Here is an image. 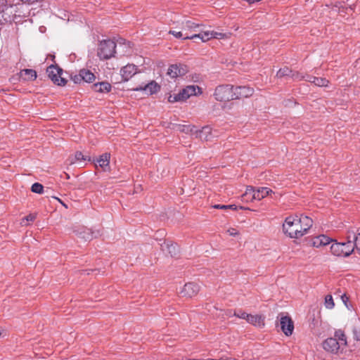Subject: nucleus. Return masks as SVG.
<instances>
[{"instance_id": "nucleus-38", "label": "nucleus", "mask_w": 360, "mask_h": 360, "mask_svg": "<svg viewBox=\"0 0 360 360\" xmlns=\"http://www.w3.org/2000/svg\"><path fill=\"white\" fill-rule=\"evenodd\" d=\"M325 306L328 309H333L335 306L333 297L330 295H328L325 297Z\"/></svg>"}, {"instance_id": "nucleus-40", "label": "nucleus", "mask_w": 360, "mask_h": 360, "mask_svg": "<svg viewBox=\"0 0 360 360\" xmlns=\"http://www.w3.org/2000/svg\"><path fill=\"white\" fill-rule=\"evenodd\" d=\"M195 127L194 126L191 127L190 125H188V126L183 125L181 129V131L186 132V133L191 132L193 134H195Z\"/></svg>"}, {"instance_id": "nucleus-35", "label": "nucleus", "mask_w": 360, "mask_h": 360, "mask_svg": "<svg viewBox=\"0 0 360 360\" xmlns=\"http://www.w3.org/2000/svg\"><path fill=\"white\" fill-rule=\"evenodd\" d=\"M254 193H255V189L253 186H249L246 188L245 193L242 195V198L243 200H248L250 198L251 200L253 198Z\"/></svg>"}, {"instance_id": "nucleus-36", "label": "nucleus", "mask_w": 360, "mask_h": 360, "mask_svg": "<svg viewBox=\"0 0 360 360\" xmlns=\"http://www.w3.org/2000/svg\"><path fill=\"white\" fill-rule=\"evenodd\" d=\"M51 79L55 84L58 86H65L67 83V80L61 76L59 77V74H57V72L56 73L55 77H52Z\"/></svg>"}, {"instance_id": "nucleus-27", "label": "nucleus", "mask_w": 360, "mask_h": 360, "mask_svg": "<svg viewBox=\"0 0 360 360\" xmlns=\"http://www.w3.org/2000/svg\"><path fill=\"white\" fill-rule=\"evenodd\" d=\"M291 72L292 70L290 69L288 67L285 66L278 70L276 77L278 79L285 78L288 81L290 77Z\"/></svg>"}, {"instance_id": "nucleus-20", "label": "nucleus", "mask_w": 360, "mask_h": 360, "mask_svg": "<svg viewBox=\"0 0 360 360\" xmlns=\"http://www.w3.org/2000/svg\"><path fill=\"white\" fill-rule=\"evenodd\" d=\"M273 193V191L267 187H260L258 188L257 190H255L253 198L255 200H260Z\"/></svg>"}, {"instance_id": "nucleus-54", "label": "nucleus", "mask_w": 360, "mask_h": 360, "mask_svg": "<svg viewBox=\"0 0 360 360\" xmlns=\"http://www.w3.org/2000/svg\"><path fill=\"white\" fill-rule=\"evenodd\" d=\"M163 232V231H158V233H160V236H161Z\"/></svg>"}, {"instance_id": "nucleus-15", "label": "nucleus", "mask_w": 360, "mask_h": 360, "mask_svg": "<svg viewBox=\"0 0 360 360\" xmlns=\"http://www.w3.org/2000/svg\"><path fill=\"white\" fill-rule=\"evenodd\" d=\"M247 317V322L252 324V326L258 328H263L265 325V317L262 315L259 314H249L248 316H246Z\"/></svg>"}, {"instance_id": "nucleus-44", "label": "nucleus", "mask_w": 360, "mask_h": 360, "mask_svg": "<svg viewBox=\"0 0 360 360\" xmlns=\"http://www.w3.org/2000/svg\"><path fill=\"white\" fill-rule=\"evenodd\" d=\"M169 34H172L173 36H174L176 38H178V39H180V38L183 39L184 38L183 36H184V33L183 32H176V31H174V30H169Z\"/></svg>"}, {"instance_id": "nucleus-6", "label": "nucleus", "mask_w": 360, "mask_h": 360, "mask_svg": "<svg viewBox=\"0 0 360 360\" xmlns=\"http://www.w3.org/2000/svg\"><path fill=\"white\" fill-rule=\"evenodd\" d=\"M330 251L337 257H348L354 252L350 244L347 246L344 242L338 243L336 241L331 245Z\"/></svg>"}, {"instance_id": "nucleus-13", "label": "nucleus", "mask_w": 360, "mask_h": 360, "mask_svg": "<svg viewBox=\"0 0 360 360\" xmlns=\"http://www.w3.org/2000/svg\"><path fill=\"white\" fill-rule=\"evenodd\" d=\"M202 26V25L195 23L191 20H187L186 22H182V30L184 32V37L183 39H186L185 37H186V33L188 36H191L189 34V32H202L199 28Z\"/></svg>"}, {"instance_id": "nucleus-7", "label": "nucleus", "mask_w": 360, "mask_h": 360, "mask_svg": "<svg viewBox=\"0 0 360 360\" xmlns=\"http://www.w3.org/2000/svg\"><path fill=\"white\" fill-rule=\"evenodd\" d=\"M188 71V67L185 65L173 64L169 67L167 74L171 78H176L185 75Z\"/></svg>"}, {"instance_id": "nucleus-2", "label": "nucleus", "mask_w": 360, "mask_h": 360, "mask_svg": "<svg viewBox=\"0 0 360 360\" xmlns=\"http://www.w3.org/2000/svg\"><path fill=\"white\" fill-rule=\"evenodd\" d=\"M116 43L110 39L103 40L98 44L97 56L101 60H108L115 57Z\"/></svg>"}, {"instance_id": "nucleus-32", "label": "nucleus", "mask_w": 360, "mask_h": 360, "mask_svg": "<svg viewBox=\"0 0 360 360\" xmlns=\"http://www.w3.org/2000/svg\"><path fill=\"white\" fill-rule=\"evenodd\" d=\"M81 73L82 75V80L83 82L91 83L93 82L96 77L90 70L82 69L81 70Z\"/></svg>"}, {"instance_id": "nucleus-57", "label": "nucleus", "mask_w": 360, "mask_h": 360, "mask_svg": "<svg viewBox=\"0 0 360 360\" xmlns=\"http://www.w3.org/2000/svg\"><path fill=\"white\" fill-rule=\"evenodd\" d=\"M240 209L243 210V209H245V208L241 206V207H240Z\"/></svg>"}, {"instance_id": "nucleus-49", "label": "nucleus", "mask_w": 360, "mask_h": 360, "mask_svg": "<svg viewBox=\"0 0 360 360\" xmlns=\"http://www.w3.org/2000/svg\"><path fill=\"white\" fill-rule=\"evenodd\" d=\"M214 209L226 210V205L216 204L212 206Z\"/></svg>"}, {"instance_id": "nucleus-52", "label": "nucleus", "mask_w": 360, "mask_h": 360, "mask_svg": "<svg viewBox=\"0 0 360 360\" xmlns=\"http://www.w3.org/2000/svg\"><path fill=\"white\" fill-rule=\"evenodd\" d=\"M223 360H237L234 358H226V359H223Z\"/></svg>"}, {"instance_id": "nucleus-33", "label": "nucleus", "mask_w": 360, "mask_h": 360, "mask_svg": "<svg viewBox=\"0 0 360 360\" xmlns=\"http://www.w3.org/2000/svg\"><path fill=\"white\" fill-rule=\"evenodd\" d=\"M186 100V98L185 95L182 94V90L176 94H174V95L169 94V96L168 97V101L169 103L184 101Z\"/></svg>"}, {"instance_id": "nucleus-3", "label": "nucleus", "mask_w": 360, "mask_h": 360, "mask_svg": "<svg viewBox=\"0 0 360 360\" xmlns=\"http://www.w3.org/2000/svg\"><path fill=\"white\" fill-rule=\"evenodd\" d=\"M14 4H8L7 0H0V24L5 25L15 21Z\"/></svg>"}, {"instance_id": "nucleus-12", "label": "nucleus", "mask_w": 360, "mask_h": 360, "mask_svg": "<svg viewBox=\"0 0 360 360\" xmlns=\"http://www.w3.org/2000/svg\"><path fill=\"white\" fill-rule=\"evenodd\" d=\"M15 6V21L20 22L22 19L27 18L30 15V10L24 9V4L22 3H17L14 4Z\"/></svg>"}, {"instance_id": "nucleus-53", "label": "nucleus", "mask_w": 360, "mask_h": 360, "mask_svg": "<svg viewBox=\"0 0 360 360\" xmlns=\"http://www.w3.org/2000/svg\"><path fill=\"white\" fill-rule=\"evenodd\" d=\"M64 174H65V175L66 176V179H70V176H69L68 174H67V173H64Z\"/></svg>"}, {"instance_id": "nucleus-42", "label": "nucleus", "mask_w": 360, "mask_h": 360, "mask_svg": "<svg viewBox=\"0 0 360 360\" xmlns=\"http://www.w3.org/2000/svg\"><path fill=\"white\" fill-rule=\"evenodd\" d=\"M71 79L74 82L75 84H80L82 80V75L81 73V70L78 75H75L71 77Z\"/></svg>"}, {"instance_id": "nucleus-43", "label": "nucleus", "mask_w": 360, "mask_h": 360, "mask_svg": "<svg viewBox=\"0 0 360 360\" xmlns=\"http://www.w3.org/2000/svg\"><path fill=\"white\" fill-rule=\"evenodd\" d=\"M22 4L32 5L36 3H42L45 0H20Z\"/></svg>"}, {"instance_id": "nucleus-25", "label": "nucleus", "mask_w": 360, "mask_h": 360, "mask_svg": "<svg viewBox=\"0 0 360 360\" xmlns=\"http://www.w3.org/2000/svg\"><path fill=\"white\" fill-rule=\"evenodd\" d=\"M331 241L333 240L329 237L325 235H320L314 239L312 244L314 246L316 247H319L321 245L325 246L326 245H328Z\"/></svg>"}, {"instance_id": "nucleus-18", "label": "nucleus", "mask_w": 360, "mask_h": 360, "mask_svg": "<svg viewBox=\"0 0 360 360\" xmlns=\"http://www.w3.org/2000/svg\"><path fill=\"white\" fill-rule=\"evenodd\" d=\"M91 89L95 92L98 93H108L111 91L112 86L108 82H101L94 84Z\"/></svg>"}, {"instance_id": "nucleus-1", "label": "nucleus", "mask_w": 360, "mask_h": 360, "mask_svg": "<svg viewBox=\"0 0 360 360\" xmlns=\"http://www.w3.org/2000/svg\"><path fill=\"white\" fill-rule=\"evenodd\" d=\"M299 221L298 215H290L285 218L283 224V233L291 238H300L305 235Z\"/></svg>"}, {"instance_id": "nucleus-34", "label": "nucleus", "mask_w": 360, "mask_h": 360, "mask_svg": "<svg viewBox=\"0 0 360 360\" xmlns=\"http://www.w3.org/2000/svg\"><path fill=\"white\" fill-rule=\"evenodd\" d=\"M70 164H74L75 161L78 160H88L91 161V158L86 155H83L81 151H77L75 153L74 159H70Z\"/></svg>"}, {"instance_id": "nucleus-56", "label": "nucleus", "mask_w": 360, "mask_h": 360, "mask_svg": "<svg viewBox=\"0 0 360 360\" xmlns=\"http://www.w3.org/2000/svg\"><path fill=\"white\" fill-rule=\"evenodd\" d=\"M207 360H223V359H208Z\"/></svg>"}, {"instance_id": "nucleus-39", "label": "nucleus", "mask_w": 360, "mask_h": 360, "mask_svg": "<svg viewBox=\"0 0 360 360\" xmlns=\"http://www.w3.org/2000/svg\"><path fill=\"white\" fill-rule=\"evenodd\" d=\"M290 79L297 81L305 80L306 76L302 75L299 72L292 70Z\"/></svg>"}, {"instance_id": "nucleus-17", "label": "nucleus", "mask_w": 360, "mask_h": 360, "mask_svg": "<svg viewBox=\"0 0 360 360\" xmlns=\"http://www.w3.org/2000/svg\"><path fill=\"white\" fill-rule=\"evenodd\" d=\"M196 137L200 139L202 141H210L212 138V128L209 126H205L200 130H195Z\"/></svg>"}, {"instance_id": "nucleus-11", "label": "nucleus", "mask_w": 360, "mask_h": 360, "mask_svg": "<svg viewBox=\"0 0 360 360\" xmlns=\"http://www.w3.org/2000/svg\"><path fill=\"white\" fill-rule=\"evenodd\" d=\"M234 96L235 99H240V98H248L251 96L254 93V89L247 86H238L234 87Z\"/></svg>"}, {"instance_id": "nucleus-41", "label": "nucleus", "mask_w": 360, "mask_h": 360, "mask_svg": "<svg viewBox=\"0 0 360 360\" xmlns=\"http://www.w3.org/2000/svg\"><path fill=\"white\" fill-rule=\"evenodd\" d=\"M233 315L238 318L247 320L246 316H248L249 314H248L242 310H238V311H235Z\"/></svg>"}, {"instance_id": "nucleus-45", "label": "nucleus", "mask_w": 360, "mask_h": 360, "mask_svg": "<svg viewBox=\"0 0 360 360\" xmlns=\"http://www.w3.org/2000/svg\"><path fill=\"white\" fill-rule=\"evenodd\" d=\"M355 249L360 254V232L357 234L356 238H355V243H354Z\"/></svg>"}, {"instance_id": "nucleus-24", "label": "nucleus", "mask_w": 360, "mask_h": 360, "mask_svg": "<svg viewBox=\"0 0 360 360\" xmlns=\"http://www.w3.org/2000/svg\"><path fill=\"white\" fill-rule=\"evenodd\" d=\"M164 245H161L162 249L164 250V248L166 247L167 249L168 253L171 257H174L179 255V248L176 243H164Z\"/></svg>"}, {"instance_id": "nucleus-8", "label": "nucleus", "mask_w": 360, "mask_h": 360, "mask_svg": "<svg viewBox=\"0 0 360 360\" xmlns=\"http://www.w3.org/2000/svg\"><path fill=\"white\" fill-rule=\"evenodd\" d=\"M200 291V286L193 282H189L184 285L180 291L182 297H193L195 296Z\"/></svg>"}, {"instance_id": "nucleus-37", "label": "nucleus", "mask_w": 360, "mask_h": 360, "mask_svg": "<svg viewBox=\"0 0 360 360\" xmlns=\"http://www.w3.org/2000/svg\"><path fill=\"white\" fill-rule=\"evenodd\" d=\"M31 191L33 193L41 194L44 191V186L42 184L37 182L32 184L31 187Z\"/></svg>"}, {"instance_id": "nucleus-23", "label": "nucleus", "mask_w": 360, "mask_h": 360, "mask_svg": "<svg viewBox=\"0 0 360 360\" xmlns=\"http://www.w3.org/2000/svg\"><path fill=\"white\" fill-rule=\"evenodd\" d=\"M298 219L303 229V231H302L304 232V233L306 234L308 230L312 226L313 221L311 218L303 214H301L300 216L298 215Z\"/></svg>"}, {"instance_id": "nucleus-50", "label": "nucleus", "mask_w": 360, "mask_h": 360, "mask_svg": "<svg viewBox=\"0 0 360 360\" xmlns=\"http://www.w3.org/2000/svg\"><path fill=\"white\" fill-rule=\"evenodd\" d=\"M226 210H236L237 206L236 205H226Z\"/></svg>"}, {"instance_id": "nucleus-30", "label": "nucleus", "mask_w": 360, "mask_h": 360, "mask_svg": "<svg viewBox=\"0 0 360 360\" xmlns=\"http://www.w3.org/2000/svg\"><path fill=\"white\" fill-rule=\"evenodd\" d=\"M357 234L355 231L349 230L347 232L346 235V239L347 241L344 242L347 246H349V244L351 245L352 248H353V251L355 249L354 243H355V238H356Z\"/></svg>"}, {"instance_id": "nucleus-31", "label": "nucleus", "mask_w": 360, "mask_h": 360, "mask_svg": "<svg viewBox=\"0 0 360 360\" xmlns=\"http://www.w3.org/2000/svg\"><path fill=\"white\" fill-rule=\"evenodd\" d=\"M335 338L338 339L341 347L347 345V337L343 330L339 329L335 332Z\"/></svg>"}, {"instance_id": "nucleus-29", "label": "nucleus", "mask_w": 360, "mask_h": 360, "mask_svg": "<svg viewBox=\"0 0 360 360\" xmlns=\"http://www.w3.org/2000/svg\"><path fill=\"white\" fill-rule=\"evenodd\" d=\"M196 88L198 89L199 92L200 91V88L198 86H195L193 85L188 86L186 88L182 89V94H184L186 99L188 98L191 96H195L197 95L196 93Z\"/></svg>"}, {"instance_id": "nucleus-22", "label": "nucleus", "mask_w": 360, "mask_h": 360, "mask_svg": "<svg viewBox=\"0 0 360 360\" xmlns=\"http://www.w3.org/2000/svg\"><path fill=\"white\" fill-rule=\"evenodd\" d=\"M110 154L108 153H105L100 155L99 158L96 160V162L99 164V166L104 170L108 171L110 169L109 163H110Z\"/></svg>"}, {"instance_id": "nucleus-55", "label": "nucleus", "mask_w": 360, "mask_h": 360, "mask_svg": "<svg viewBox=\"0 0 360 360\" xmlns=\"http://www.w3.org/2000/svg\"><path fill=\"white\" fill-rule=\"evenodd\" d=\"M56 198L57 200H59V201H60V202L63 205V206H65V207H67V206L65 205V204L63 203V202L60 201V199H58V198Z\"/></svg>"}, {"instance_id": "nucleus-51", "label": "nucleus", "mask_w": 360, "mask_h": 360, "mask_svg": "<svg viewBox=\"0 0 360 360\" xmlns=\"http://www.w3.org/2000/svg\"><path fill=\"white\" fill-rule=\"evenodd\" d=\"M229 232L231 236H233L238 234V233L234 229H231L229 230Z\"/></svg>"}, {"instance_id": "nucleus-48", "label": "nucleus", "mask_w": 360, "mask_h": 360, "mask_svg": "<svg viewBox=\"0 0 360 360\" xmlns=\"http://www.w3.org/2000/svg\"><path fill=\"white\" fill-rule=\"evenodd\" d=\"M341 299H342V302H344V304H345V306L347 307H348L347 302L349 301V297H347V295L345 293H344L341 295Z\"/></svg>"}, {"instance_id": "nucleus-16", "label": "nucleus", "mask_w": 360, "mask_h": 360, "mask_svg": "<svg viewBox=\"0 0 360 360\" xmlns=\"http://www.w3.org/2000/svg\"><path fill=\"white\" fill-rule=\"evenodd\" d=\"M160 89V86L155 81H152L144 86H139L134 89L135 91H145L147 94L152 95L157 93Z\"/></svg>"}, {"instance_id": "nucleus-46", "label": "nucleus", "mask_w": 360, "mask_h": 360, "mask_svg": "<svg viewBox=\"0 0 360 360\" xmlns=\"http://www.w3.org/2000/svg\"><path fill=\"white\" fill-rule=\"evenodd\" d=\"M353 335H354V340H356V341L360 340V330H357L356 328H353Z\"/></svg>"}, {"instance_id": "nucleus-28", "label": "nucleus", "mask_w": 360, "mask_h": 360, "mask_svg": "<svg viewBox=\"0 0 360 360\" xmlns=\"http://www.w3.org/2000/svg\"><path fill=\"white\" fill-rule=\"evenodd\" d=\"M48 77L51 79L52 77H54L56 73L59 74V77L63 73V69L60 68L58 65H51L46 69Z\"/></svg>"}, {"instance_id": "nucleus-47", "label": "nucleus", "mask_w": 360, "mask_h": 360, "mask_svg": "<svg viewBox=\"0 0 360 360\" xmlns=\"http://www.w3.org/2000/svg\"><path fill=\"white\" fill-rule=\"evenodd\" d=\"M35 219H36L35 214H30L29 215H27L25 217V219H26L28 221H33Z\"/></svg>"}, {"instance_id": "nucleus-19", "label": "nucleus", "mask_w": 360, "mask_h": 360, "mask_svg": "<svg viewBox=\"0 0 360 360\" xmlns=\"http://www.w3.org/2000/svg\"><path fill=\"white\" fill-rule=\"evenodd\" d=\"M19 78L23 81H34L37 79V72L32 69H24L19 74Z\"/></svg>"}, {"instance_id": "nucleus-5", "label": "nucleus", "mask_w": 360, "mask_h": 360, "mask_svg": "<svg viewBox=\"0 0 360 360\" xmlns=\"http://www.w3.org/2000/svg\"><path fill=\"white\" fill-rule=\"evenodd\" d=\"M230 33H222L218 32L215 31H202L198 34H192V36H188L186 34V37L185 39H200L202 41L205 42L210 39H224L229 38Z\"/></svg>"}, {"instance_id": "nucleus-21", "label": "nucleus", "mask_w": 360, "mask_h": 360, "mask_svg": "<svg viewBox=\"0 0 360 360\" xmlns=\"http://www.w3.org/2000/svg\"><path fill=\"white\" fill-rule=\"evenodd\" d=\"M305 80L313 83L318 86H327L329 84V81L326 78L316 77L311 75H307Z\"/></svg>"}, {"instance_id": "nucleus-4", "label": "nucleus", "mask_w": 360, "mask_h": 360, "mask_svg": "<svg viewBox=\"0 0 360 360\" xmlns=\"http://www.w3.org/2000/svg\"><path fill=\"white\" fill-rule=\"evenodd\" d=\"M233 86L231 84H221L215 88L214 97L217 101L226 102L235 100Z\"/></svg>"}, {"instance_id": "nucleus-9", "label": "nucleus", "mask_w": 360, "mask_h": 360, "mask_svg": "<svg viewBox=\"0 0 360 360\" xmlns=\"http://www.w3.org/2000/svg\"><path fill=\"white\" fill-rule=\"evenodd\" d=\"M281 329L286 336L292 334L294 330V323L292 319L288 316H282L280 319Z\"/></svg>"}, {"instance_id": "nucleus-26", "label": "nucleus", "mask_w": 360, "mask_h": 360, "mask_svg": "<svg viewBox=\"0 0 360 360\" xmlns=\"http://www.w3.org/2000/svg\"><path fill=\"white\" fill-rule=\"evenodd\" d=\"M94 232L91 231V229H84L83 231H79L78 233V236L84 240H91L94 237L96 238L98 235H99V233L97 232L95 236H94Z\"/></svg>"}, {"instance_id": "nucleus-10", "label": "nucleus", "mask_w": 360, "mask_h": 360, "mask_svg": "<svg viewBox=\"0 0 360 360\" xmlns=\"http://www.w3.org/2000/svg\"><path fill=\"white\" fill-rule=\"evenodd\" d=\"M323 348L328 352L337 354L340 349L341 346L337 338H329L322 343Z\"/></svg>"}, {"instance_id": "nucleus-14", "label": "nucleus", "mask_w": 360, "mask_h": 360, "mask_svg": "<svg viewBox=\"0 0 360 360\" xmlns=\"http://www.w3.org/2000/svg\"><path fill=\"white\" fill-rule=\"evenodd\" d=\"M136 73V67L133 64H128L123 67L120 70L122 80L128 81Z\"/></svg>"}]
</instances>
